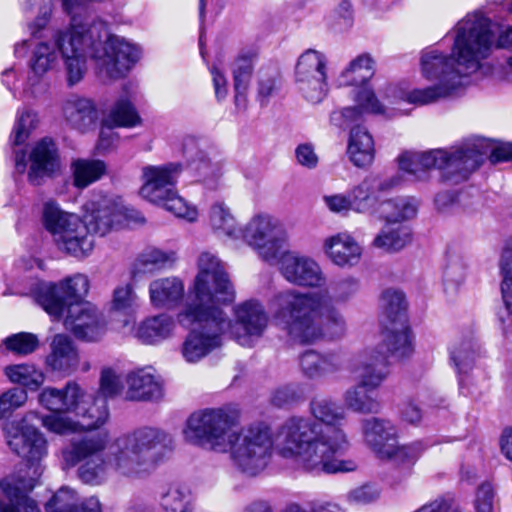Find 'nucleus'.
<instances>
[{
    "instance_id": "f257e3e1",
    "label": "nucleus",
    "mask_w": 512,
    "mask_h": 512,
    "mask_svg": "<svg viewBox=\"0 0 512 512\" xmlns=\"http://www.w3.org/2000/svg\"><path fill=\"white\" fill-rule=\"evenodd\" d=\"M314 418L293 416L273 433L265 423H254L238 432L239 413L230 407L205 409L193 413L183 430L185 440L215 452H229L233 466L255 476L268 465L272 450L313 473L355 471L351 459H340L350 442L343 427L346 415L331 398L314 397L309 405Z\"/></svg>"
},
{
    "instance_id": "f03ea898",
    "label": "nucleus",
    "mask_w": 512,
    "mask_h": 512,
    "mask_svg": "<svg viewBox=\"0 0 512 512\" xmlns=\"http://www.w3.org/2000/svg\"><path fill=\"white\" fill-rule=\"evenodd\" d=\"M493 49L505 50L506 67L512 73V34H457L450 54L435 47L421 51L419 71L432 85L405 89L391 85L386 89L382 104L374 91L366 83L374 75V61L368 54L352 60L340 76V84L356 86L354 100L356 106L346 107L333 113L332 119L343 118L341 125L360 119L363 113L392 117L395 108L389 106L401 102L415 106H425L461 95L471 84V77L483 68V61Z\"/></svg>"
},
{
    "instance_id": "7ed1b4c3",
    "label": "nucleus",
    "mask_w": 512,
    "mask_h": 512,
    "mask_svg": "<svg viewBox=\"0 0 512 512\" xmlns=\"http://www.w3.org/2000/svg\"><path fill=\"white\" fill-rule=\"evenodd\" d=\"M108 442L106 431L72 438L61 450L62 466L79 465L78 477L91 485L103 483L111 473L137 480L149 476L173 449L172 436L155 427H141Z\"/></svg>"
},
{
    "instance_id": "20e7f679",
    "label": "nucleus",
    "mask_w": 512,
    "mask_h": 512,
    "mask_svg": "<svg viewBox=\"0 0 512 512\" xmlns=\"http://www.w3.org/2000/svg\"><path fill=\"white\" fill-rule=\"evenodd\" d=\"M75 417L76 420L59 415L40 418L37 412H29L22 420L23 425L14 422L5 425L9 447L25 460V464L15 476L0 482L3 493V499H0V512H40L28 493L42 475L41 462L47 455V441L36 428L26 423L38 418L47 430L56 434L97 429L108 420L107 402L105 399L87 394Z\"/></svg>"
},
{
    "instance_id": "39448f33",
    "label": "nucleus",
    "mask_w": 512,
    "mask_h": 512,
    "mask_svg": "<svg viewBox=\"0 0 512 512\" xmlns=\"http://www.w3.org/2000/svg\"><path fill=\"white\" fill-rule=\"evenodd\" d=\"M198 274L182 309L178 323L189 328L198 325L185 338L181 353L189 363H196L219 348L230 327L223 306L234 301L235 291L221 261L203 252L198 260Z\"/></svg>"
},
{
    "instance_id": "423d86ee",
    "label": "nucleus",
    "mask_w": 512,
    "mask_h": 512,
    "mask_svg": "<svg viewBox=\"0 0 512 512\" xmlns=\"http://www.w3.org/2000/svg\"><path fill=\"white\" fill-rule=\"evenodd\" d=\"M128 217V210L118 197L91 194L81 207V217L46 202L43 223L57 249L75 258H85L94 249V234L104 236Z\"/></svg>"
},
{
    "instance_id": "0eeeda50",
    "label": "nucleus",
    "mask_w": 512,
    "mask_h": 512,
    "mask_svg": "<svg viewBox=\"0 0 512 512\" xmlns=\"http://www.w3.org/2000/svg\"><path fill=\"white\" fill-rule=\"evenodd\" d=\"M58 50L68 87L84 79L88 59L99 76L115 80L124 77L142 56L136 44L117 34H58Z\"/></svg>"
},
{
    "instance_id": "6e6552de",
    "label": "nucleus",
    "mask_w": 512,
    "mask_h": 512,
    "mask_svg": "<svg viewBox=\"0 0 512 512\" xmlns=\"http://www.w3.org/2000/svg\"><path fill=\"white\" fill-rule=\"evenodd\" d=\"M273 318L299 344H315L322 340L342 338L347 323L342 313L324 304L318 293H302L293 289L280 292L273 301Z\"/></svg>"
},
{
    "instance_id": "1a4fd4ad",
    "label": "nucleus",
    "mask_w": 512,
    "mask_h": 512,
    "mask_svg": "<svg viewBox=\"0 0 512 512\" xmlns=\"http://www.w3.org/2000/svg\"><path fill=\"white\" fill-rule=\"evenodd\" d=\"M482 160V154L475 143H463L449 149L405 151L398 157V164L400 170L414 180H427L430 170L437 169L445 181L458 183L467 179L481 165Z\"/></svg>"
},
{
    "instance_id": "9d476101",
    "label": "nucleus",
    "mask_w": 512,
    "mask_h": 512,
    "mask_svg": "<svg viewBox=\"0 0 512 512\" xmlns=\"http://www.w3.org/2000/svg\"><path fill=\"white\" fill-rule=\"evenodd\" d=\"M374 350H363L358 359L349 368L357 380V384L343 393L344 406L356 413L376 414L380 411V403L369 391L378 388L386 379L385 357Z\"/></svg>"
},
{
    "instance_id": "9b49d317",
    "label": "nucleus",
    "mask_w": 512,
    "mask_h": 512,
    "mask_svg": "<svg viewBox=\"0 0 512 512\" xmlns=\"http://www.w3.org/2000/svg\"><path fill=\"white\" fill-rule=\"evenodd\" d=\"M89 288L88 277L77 273L58 283L34 279L25 294L31 295L53 320H60L70 304L86 302Z\"/></svg>"
},
{
    "instance_id": "f8f14e48",
    "label": "nucleus",
    "mask_w": 512,
    "mask_h": 512,
    "mask_svg": "<svg viewBox=\"0 0 512 512\" xmlns=\"http://www.w3.org/2000/svg\"><path fill=\"white\" fill-rule=\"evenodd\" d=\"M242 239L263 261L274 263L288 241L287 231L275 215L260 211L241 227Z\"/></svg>"
},
{
    "instance_id": "ddd939ff",
    "label": "nucleus",
    "mask_w": 512,
    "mask_h": 512,
    "mask_svg": "<svg viewBox=\"0 0 512 512\" xmlns=\"http://www.w3.org/2000/svg\"><path fill=\"white\" fill-rule=\"evenodd\" d=\"M235 322L230 320L227 331L240 345L251 346L260 338L268 326L269 317L263 305L256 300H247L233 309Z\"/></svg>"
},
{
    "instance_id": "4468645a",
    "label": "nucleus",
    "mask_w": 512,
    "mask_h": 512,
    "mask_svg": "<svg viewBox=\"0 0 512 512\" xmlns=\"http://www.w3.org/2000/svg\"><path fill=\"white\" fill-rule=\"evenodd\" d=\"M61 319L76 338L87 342L100 340L107 331L102 313L91 302L70 304Z\"/></svg>"
},
{
    "instance_id": "2eb2a0df",
    "label": "nucleus",
    "mask_w": 512,
    "mask_h": 512,
    "mask_svg": "<svg viewBox=\"0 0 512 512\" xmlns=\"http://www.w3.org/2000/svg\"><path fill=\"white\" fill-rule=\"evenodd\" d=\"M326 59L316 50H306L296 65V82L307 100L317 103L326 94Z\"/></svg>"
},
{
    "instance_id": "dca6fc26",
    "label": "nucleus",
    "mask_w": 512,
    "mask_h": 512,
    "mask_svg": "<svg viewBox=\"0 0 512 512\" xmlns=\"http://www.w3.org/2000/svg\"><path fill=\"white\" fill-rule=\"evenodd\" d=\"M279 265L283 277L298 286L321 287L326 278L319 263L311 257L295 251L281 250V254L273 263Z\"/></svg>"
},
{
    "instance_id": "f3484780",
    "label": "nucleus",
    "mask_w": 512,
    "mask_h": 512,
    "mask_svg": "<svg viewBox=\"0 0 512 512\" xmlns=\"http://www.w3.org/2000/svg\"><path fill=\"white\" fill-rule=\"evenodd\" d=\"M182 171L183 166L179 162L144 166L143 182L139 191L141 197L151 203L162 201L165 196L176 190Z\"/></svg>"
},
{
    "instance_id": "a211bd4d",
    "label": "nucleus",
    "mask_w": 512,
    "mask_h": 512,
    "mask_svg": "<svg viewBox=\"0 0 512 512\" xmlns=\"http://www.w3.org/2000/svg\"><path fill=\"white\" fill-rule=\"evenodd\" d=\"M134 96V85L126 84L123 95L116 101L101 128L99 146L103 150L109 149L116 139L112 126L131 128L141 124V117L132 103Z\"/></svg>"
},
{
    "instance_id": "6ab92c4d",
    "label": "nucleus",
    "mask_w": 512,
    "mask_h": 512,
    "mask_svg": "<svg viewBox=\"0 0 512 512\" xmlns=\"http://www.w3.org/2000/svg\"><path fill=\"white\" fill-rule=\"evenodd\" d=\"M360 428L362 441L369 449L381 459L391 456L398 439V429L391 420L364 418L360 422Z\"/></svg>"
},
{
    "instance_id": "aec40b11",
    "label": "nucleus",
    "mask_w": 512,
    "mask_h": 512,
    "mask_svg": "<svg viewBox=\"0 0 512 512\" xmlns=\"http://www.w3.org/2000/svg\"><path fill=\"white\" fill-rule=\"evenodd\" d=\"M322 250L327 259L339 268L356 266L363 254L362 246L347 231L338 232L324 238Z\"/></svg>"
},
{
    "instance_id": "412c9836",
    "label": "nucleus",
    "mask_w": 512,
    "mask_h": 512,
    "mask_svg": "<svg viewBox=\"0 0 512 512\" xmlns=\"http://www.w3.org/2000/svg\"><path fill=\"white\" fill-rule=\"evenodd\" d=\"M86 396V391L79 384L71 381L62 389L44 388L38 396V401L47 410L57 413L56 415H76Z\"/></svg>"
},
{
    "instance_id": "4be33fe9",
    "label": "nucleus",
    "mask_w": 512,
    "mask_h": 512,
    "mask_svg": "<svg viewBox=\"0 0 512 512\" xmlns=\"http://www.w3.org/2000/svg\"><path fill=\"white\" fill-rule=\"evenodd\" d=\"M62 112L67 124L82 133L94 129L99 118L95 103L79 95L69 96L63 102Z\"/></svg>"
},
{
    "instance_id": "5701e85b",
    "label": "nucleus",
    "mask_w": 512,
    "mask_h": 512,
    "mask_svg": "<svg viewBox=\"0 0 512 512\" xmlns=\"http://www.w3.org/2000/svg\"><path fill=\"white\" fill-rule=\"evenodd\" d=\"M399 175L379 180L376 177H366L361 183L351 190L350 199L352 210L357 213H372L376 204V192L387 191L400 184Z\"/></svg>"
},
{
    "instance_id": "b1692460",
    "label": "nucleus",
    "mask_w": 512,
    "mask_h": 512,
    "mask_svg": "<svg viewBox=\"0 0 512 512\" xmlns=\"http://www.w3.org/2000/svg\"><path fill=\"white\" fill-rule=\"evenodd\" d=\"M177 320L161 313L142 320L133 328V336L143 344L158 345L176 334Z\"/></svg>"
},
{
    "instance_id": "393cba45",
    "label": "nucleus",
    "mask_w": 512,
    "mask_h": 512,
    "mask_svg": "<svg viewBox=\"0 0 512 512\" xmlns=\"http://www.w3.org/2000/svg\"><path fill=\"white\" fill-rule=\"evenodd\" d=\"M177 259L176 252L155 246L144 248L130 265V276L138 281L144 276L152 275L171 266Z\"/></svg>"
},
{
    "instance_id": "a878e982",
    "label": "nucleus",
    "mask_w": 512,
    "mask_h": 512,
    "mask_svg": "<svg viewBox=\"0 0 512 512\" xmlns=\"http://www.w3.org/2000/svg\"><path fill=\"white\" fill-rule=\"evenodd\" d=\"M80 357L77 347L71 338L64 334H56L50 343V352L45 364L53 372L71 374L79 366Z\"/></svg>"
},
{
    "instance_id": "bb28decb",
    "label": "nucleus",
    "mask_w": 512,
    "mask_h": 512,
    "mask_svg": "<svg viewBox=\"0 0 512 512\" xmlns=\"http://www.w3.org/2000/svg\"><path fill=\"white\" fill-rule=\"evenodd\" d=\"M364 350H374L375 355L382 354L385 357V368L388 371V356L397 359L410 357L414 351L413 337L406 326L400 329H393L385 332L373 345L367 346Z\"/></svg>"
},
{
    "instance_id": "cd10ccee",
    "label": "nucleus",
    "mask_w": 512,
    "mask_h": 512,
    "mask_svg": "<svg viewBox=\"0 0 512 512\" xmlns=\"http://www.w3.org/2000/svg\"><path fill=\"white\" fill-rule=\"evenodd\" d=\"M28 180L39 185L45 177L59 168L57 150L52 140L42 139L37 142L29 154Z\"/></svg>"
},
{
    "instance_id": "c85d7f7f",
    "label": "nucleus",
    "mask_w": 512,
    "mask_h": 512,
    "mask_svg": "<svg viewBox=\"0 0 512 512\" xmlns=\"http://www.w3.org/2000/svg\"><path fill=\"white\" fill-rule=\"evenodd\" d=\"M126 399L131 401L156 400L162 396V385L151 368L130 372L126 376Z\"/></svg>"
},
{
    "instance_id": "c756f323",
    "label": "nucleus",
    "mask_w": 512,
    "mask_h": 512,
    "mask_svg": "<svg viewBox=\"0 0 512 512\" xmlns=\"http://www.w3.org/2000/svg\"><path fill=\"white\" fill-rule=\"evenodd\" d=\"M31 45L33 50L29 65L33 75L28 78L27 87L24 88V92L31 90V94H34L35 92L32 88L36 85L38 79L58 64V38L53 43L33 40Z\"/></svg>"
},
{
    "instance_id": "7c9ffc66",
    "label": "nucleus",
    "mask_w": 512,
    "mask_h": 512,
    "mask_svg": "<svg viewBox=\"0 0 512 512\" xmlns=\"http://www.w3.org/2000/svg\"><path fill=\"white\" fill-rule=\"evenodd\" d=\"M300 368L307 378L322 379L339 372L342 368V359L335 352L320 353L308 350L300 357Z\"/></svg>"
},
{
    "instance_id": "2f4dec72",
    "label": "nucleus",
    "mask_w": 512,
    "mask_h": 512,
    "mask_svg": "<svg viewBox=\"0 0 512 512\" xmlns=\"http://www.w3.org/2000/svg\"><path fill=\"white\" fill-rule=\"evenodd\" d=\"M256 54L252 51L240 52L231 64L233 76L234 102L237 109L247 106V93L254 70Z\"/></svg>"
},
{
    "instance_id": "473e14b6",
    "label": "nucleus",
    "mask_w": 512,
    "mask_h": 512,
    "mask_svg": "<svg viewBox=\"0 0 512 512\" xmlns=\"http://www.w3.org/2000/svg\"><path fill=\"white\" fill-rule=\"evenodd\" d=\"M87 1L62 0V6L70 17L69 32H101L108 29L106 21L88 10Z\"/></svg>"
},
{
    "instance_id": "72a5a7b5",
    "label": "nucleus",
    "mask_w": 512,
    "mask_h": 512,
    "mask_svg": "<svg viewBox=\"0 0 512 512\" xmlns=\"http://www.w3.org/2000/svg\"><path fill=\"white\" fill-rule=\"evenodd\" d=\"M184 284L174 276L157 278L149 284V298L155 308H172L184 297Z\"/></svg>"
},
{
    "instance_id": "f704fd0d",
    "label": "nucleus",
    "mask_w": 512,
    "mask_h": 512,
    "mask_svg": "<svg viewBox=\"0 0 512 512\" xmlns=\"http://www.w3.org/2000/svg\"><path fill=\"white\" fill-rule=\"evenodd\" d=\"M347 155L355 166L361 168L371 165L374 161V140L365 127L355 126L351 129L348 139Z\"/></svg>"
},
{
    "instance_id": "c9c22d12",
    "label": "nucleus",
    "mask_w": 512,
    "mask_h": 512,
    "mask_svg": "<svg viewBox=\"0 0 512 512\" xmlns=\"http://www.w3.org/2000/svg\"><path fill=\"white\" fill-rule=\"evenodd\" d=\"M208 224L218 237L232 240L240 239L241 227L238 225L230 207L222 202H214L208 211Z\"/></svg>"
},
{
    "instance_id": "e433bc0d",
    "label": "nucleus",
    "mask_w": 512,
    "mask_h": 512,
    "mask_svg": "<svg viewBox=\"0 0 512 512\" xmlns=\"http://www.w3.org/2000/svg\"><path fill=\"white\" fill-rule=\"evenodd\" d=\"M158 496L165 512H192L193 510L190 492L179 483L162 485Z\"/></svg>"
},
{
    "instance_id": "4c0bfd02",
    "label": "nucleus",
    "mask_w": 512,
    "mask_h": 512,
    "mask_svg": "<svg viewBox=\"0 0 512 512\" xmlns=\"http://www.w3.org/2000/svg\"><path fill=\"white\" fill-rule=\"evenodd\" d=\"M397 222H388L375 237L373 245L386 251H398L411 241L409 227Z\"/></svg>"
},
{
    "instance_id": "58836bf2",
    "label": "nucleus",
    "mask_w": 512,
    "mask_h": 512,
    "mask_svg": "<svg viewBox=\"0 0 512 512\" xmlns=\"http://www.w3.org/2000/svg\"><path fill=\"white\" fill-rule=\"evenodd\" d=\"M4 374L10 382L31 391L37 390L45 381L43 371L30 363L8 365L4 368Z\"/></svg>"
},
{
    "instance_id": "ea45409f",
    "label": "nucleus",
    "mask_w": 512,
    "mask_h": 512,
    "mask_svg": "<svg viewBox=\"0 0 512 512\" xmlns=\"http://www.w3.org/2000/svg\"><path fill=\"white\" fill-rule=\"evenodd\" d=\"M454 32H512V26L492 21L482 11L467 13L454 27Z\"/></svg>"
},
{
    "instance_id": "a19ab883",
    "label": "nucleus",
    "mask_w": 512,
    "mask_h": 512,
    "mask_svg": "<svg viewBox=\"0 0 512 512\" xmlns=\"http://www.w3.org/2000/svg\"><path fill=\"white\" fill-rule=\"evenodd\" d=\"M73 183L77 188H86L99 180L106 172V165L101 160L77 159L71 165Z\"/></svg>"
},
{
    "instance_id": "79ce46f5",
    "label": "nucleus",
    "mask_w": 512,
    "mask_h": 512,
    "mask_svg": "<svg viewBox=\"0 0 512 512\" xmlns=\"http://www.w3.org/2000/svg\"><path fill=\"white\" fill-rule=\"evenodd\" d=\"M194 140L188 139L184 146V153L189 159L188 168L190 172L200 181H207L218 175V167L211 162L206 153L202 150L193 151Z\"/></svg>"
},
{
    "instance_id": "37998d69",
    "label": "nucleus",
    "mask_w": 512,
    "mask_h": 512,
    "mask_svg": "<svg viewBox=\"0 0 512 512\" xmlns=\"http://www.w3.org/2000/svg\"><path fill=\"white\" fill-rule=\"evenodd\" d=\"M418 202L415 198L400 197L381 203V213L387 222H400L416 216Z\"/></svg>"
},
{
    "instance_id": "c03bdc74",
    "label": "nucleus",
    "mask_w": 512,
    "mask_h": 512,
    "mask_svg": "<svg viewBox=\"0 0 512 512\" xmlns=\"http://www.w3.org/2000/svg\"><path fill=\"white\" fill-rule=\"evenodd\" d=\"M479 355L480 348L471 339L454 344L450 351L451 360L460 373L471 369Z\"/></svg>"
},
{
    "instance_id": "a18cd8bd",
    "label": "nucleus",
    "mask_w": 512,
    "mask_h": 512,
    "mask_svg": "<svg viewBox=\"0 0 512 512\" xmlns=\"http://www.w3.org/2000/svg\"><path fill=\"white\" fill-rule=\"evenodd\" d=\"M153 204L162 206L176 217L188 222H195L199 217L197 207L179 196L177 190L169 193V196H165L162 201L154 202Z\"/></svg>"
},
{
    "instance_id": "49530a36",
    "label": "nucleus",
    "mask_w": 512,
    "mask_h": 512,
    "mask_svg": "<svg viewBox=\"0 0 512 512\" xmlns=\"http://www.w3.org/2000/svg\"><path fill=\"white\" fill-rule=\"evenodd\" d=\"M46 512H81L79 495L67 486L58 489L45 505Z\"/></svg>"
},
{
    "instance_id": "de8ad7c7",
    "label": "nucleus",
    "mask_w": 512,
    "mask_h": 512,
    "mask_svg": "<svg viewBox=\"0 0 512 512\" xmlns=\"http://www.w3.org/2000/svg\"><path fill=\"white\" fill-rule=\"evenodd\" d=\"M38 123L37 114L29 109H22L17 112L15 124L10 136L13 145H21L29 138L31 132Z\"/></svg>"
},
{
    "instance_id": "09e8293b",
    "label": "nucleus",
    "mask_w": 512,
    "mask_h": 512,
    "mask_svg": "<svg viewBox=\"0 0 512 512\" xmlns=\"http://www.w3.org/2000/svg\"><path fill=\"white\" fill-rule=\"evenodd\" d=\"M3 344L9 352L25 356L37 349L39 339L33 333L19 332L6 337L3 340Z\"/></svg>"
},
{
    "instance_id": "8fccbe9b",
    "label": "nucleus",
    "mask_w": 512,
    "mask_h": 512,
    "mask_svg": "<svg viewBox=\"0 0 512 512\" xmlns=\"http://www.w3.org/2000/svg\"><path fill=\"white\" fill-rule=\"evenodd\" d=\"M122 390L120 373L112 367H103L100 372L99 389L96 397L108 399L116 397Z\"/></svg>"
},
{
    "instance_id": "3c124183",
    "label": "nucleus",
    "mask_w": 512,
    "mask_h": 512,
    "mask_svg": "<svg viewBox=\"0 0 512 512\" xmlns=\"http://www.w3.org/2000/svg\"><path fill=\"white\" fill-rule=\"evenodd\" d=\"M137 299L131 284L119 285L113 291L110 310L129 314L137 306Z\"/></svg>"
},
{
    "instance_id": "603ef678",
    "label": "nucleus",
    "mask_w": 512,
    "mask_h": 512,
    "mask_svg": "<svg viewBox=\"0 0 512 512\" xmlns=\"http://www.w3.org/2000/svg\"><path fill=\"white\" fill-rule=\"evenodd\" d=\"M359 280L352 276L343 277L330 286V298L335 303H345L359 291Z\"/></svg>"
},
{
    "instance_id": "864d4df0",
    "label": "nucleus",
    "mask_w": 512,
    "mask_h": 512,
    "mask_svg": "<svg viewBox=\"0 0 512 512\" xmlns=\"http://www.w3.org/2000/svg\"><path fill=\"white\" fill-rule=\"evenodd\" d=\"M28 399L27 392L20 388H10L0 395V419L11 415L22 407Z\"/></svg>"
},
{
    "instance_id": "5fc2aeb1",
    "label": "nucleus",
    "mask_w": 512,
    "mask_h": 512,
    "mask_svg": "<svg viewBox=\"0 0 512 512\" xmlns=\"http://www.w3.org/2000/svg\"><path fill=\"white\" fill-rule=\"evenodd\" d=\"M381 308L389 318L394 320L398 314L406 309L403 292L395 289L385 290L381 296Z\"/></svg>"
},
{
    "instance_id": "6e6d98bb",
    "label": "nucleus",
    "mask_w": 512,
    "mask_h": 512,
    "mask_svg": "<svg viewBox=\"0 0 512 512\" xmlns=\"http://www.w3.org/2000/svg\"><path fill=\"white\" fill-rule=\"evenodd\" d=\"M394 451L391 456L385 459H392L396 462L413 464L425 451L426 447L422 442H413L409 445H398V440L393 447Z\"/></svg>"
},
{
    "instance_id": "4d7b16f0",
    "label": "nucleus",
    "mask_w": 512,
    "mask_h": 512,
    "mask_svg": "<svg viewBox=\"0 0 512 512\" xmlns=\"http://www.w3.org/2000/svg\"><path fill=\"white\" fill-rule=\"evenodd\" d=\"M498 500L495 489L489 482L482 483L476 492L475 508L477 512H495Z\"/></svg>"
},
{
    "instance_id": "13d9d810",
    "label": "nucleus",
    "mask_w": 512,
    "mask_h": 512,
    "mask_svg": "<svg viewBox=\"0 0 512 512\" xmlns=\"http://www.w3.org/2000/svg\"><path fill=\"white\" fill-rule=\"evenodd\" d=\"M380 496V490L373 485L365 484L351 489L345 496L351 505H367L376 501Z\"/></svg>"
},
{
    "instance_id": "bf43d9fd",
    "label": "nucleus",
    "mask_w": 512,
    "mask_h": 512,
    "mask_svg": "<svg viewBox=\"0 0 512 512\" xmlns=\"http://www.w3.org/2000/svg\"><path fill=\"white\" fill-rule=\"evenodd\" d=\"M222 47V39L219 34H201L199 37V49L204 61L211 56L217 57Z\"/></svg>"
},
{
    "instance_id": "052dcab7",
    "label": "nucleus",
    "mask_w": 512,
    "mask_h": 512,
    "mask_svg": "<svg viewBox=\"0 0 512 512\" xmlns=\"http://www.w3.org/2000/svg\"><path fill=\"white\" fill-rule=\"evenodd\" d=\"M277 72H259L258 97L261 102L267 101L277 90Z\"/></svg>"
},
{
    "instance_id": "680f3d73",
    "label": "nucleus",
    "mask_w": 512,
    "mask_h": 512,
    "mask_svg": "<svg viewBox=\"0 0 512 512\" xmlns=\"http://www.w3.org/2000/svg\"><path fill=\"white\" fill-rule=\"evenodd\" d=\"M295 158L301 166L313 169L318 164V156L311 144H300L295 149Z\"/></svg>"
},
{
    "instance_id": "e2e57ef3",
    "label": "nucleus",
    "mask_w": 512,
    "mask_h": 512,
    "mask_svg": "<svg viewBox=\"0 0 512 512\" xmlns=\"http://www.w3.org/2000/svg\"><path fill=\"white\" fill-rule=\"evenodd\" d=\"M323 201L326 207L333 213H346L352 210L350 196L344 194L325 195Z\"/></svg>"
},
{
    "instance_id": "0e129e2a",
    "label": "nucleus",
    "mask_w": 512,
    "mask_h": 512,
    "mask_svg": "<svg viewBox=\"0 0 512 512\" xmlns=\"http://www.w3.org/2000/svg\"><path fill=\"white\" fill-rule=\"evenodd\" d=\"M209 70L212 76L215 96L218 101H221L228 95L227 79L223 71H221L216 65H212Z\"/></svg>"
},
{
    "instance_id": "69168bd1",
    "label": "nucleus",
    "mask_w": 512,
    "mask_h": 512,
    "mask_svg": "<svg viewBox=\"0 0 512 512\" xmlns=\"http://www.w3.org/2000/svg\"><path fill=\"white\" fill-rule=\"evenodd\" d=\"M498 265L501 276H512V235L504 241Z\"/></svg>"
},
{
    "instance_id": "338daca9",
    "label": "nucleus",
    "mask_w": 512,
    "mask_h": 512,
    "mask_svg": "<svg viewBox=\"0 0 512 512\" xmlns=\"http://www.w3.org/2000/svg\"><path fill=\"white\" fill-rule=\"evenodd\" d=\"M297 399L296 391L291 386H284L275 390L272 395V403L278 407L287 405Z\"/></svg>"
},
{
    "instance_id": "774afa93",
    "label": "nucleus",
    "mask_w": 512,
    "mask_h": 512,
    "mask_svg": "<svg viewBox=\"0 0 512 512\" xmlns=\"http://www.w3.org/2000/svg\"><path fill=\"white\" fill-rule=\"evenodd\" d=\"M400 414L401 419L410 424H416L422 418L421 410L412 402L403 403L400 408Z\"/></svg>"
}]
</instances>
